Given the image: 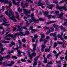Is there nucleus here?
Segmentation results:
<instances>
[{"mask_svg":"<svg viewBox=\"0 0 67 67\" xmlns=\"http://www.w3.org/2000/svg\"><path fill=\"white\" fill-rule=\"evenodd\" d=\"M11 51L10 50L8 51V55H11Z\"/></svg>","mask_w":67,"mask_h":67,"instance_id":"0e129e2a","label":"nucleus"},{"mask_svg":"<svg viewBox=\"0 0 67 67\" xmlns=\"http://www.w3.org/2000/svg\"><path fill=\"white\" fill-rule=\"evenodd\" d=\"M14 63H15V62L12 61L11 62V63L7 64L6 65H5V66L11 67V66H12V65H14Z\"/></svg>","mask_w":67,"mask_h":67,"instance_id":"0eeeda50","label":"nucleus"},{"mask_svg":"<svg viewBox=\"0 0 67 67\" xmlns=\"http://www.w3.org/2000/svg\"><path fill=\"white\" fill-rule=\"evenodd\" d=\"M20 27H21L22 28H21V29H25L26 30H27V29L26 27H22L20 26Z\"/></svg>","mask_w":67,"mask_h":67,"instance_id":"603ef678","label":"nucleus"},{"mask_svg":"<svg viewBox=\"0 0 67 67\" xmlns=\"http://www.w3.org/2000/svg\"><path fill=\"white\" fill-rule=\"evenodd\" d=\"M2 21H3V22L4 23L5 21H6V18H4L3 19L2 18Z\"/></svg>","mask_w":67,"mask_h":67,"instance_id":"de8ad7c7","label":"nucleus"},{"mask_svg":"<svg viewBox=\"0 0 67 67\" xmlns=\"http://www.w3.org/2000/svg\"><path fill=\"white\" fill-rule=\"evenodd\" d=\"M39 21H44V19L43 18H39Z\"/></svg>","mask_w":67,"mask_h":67,"instance_id":"338daca9","label":"nucleus"},{"mask_svg":"<svg viewBox=\"0 0 67 67\" xmlns=\"http://www.w3.org/2000/svg\"><path fill=\"white\" fill-rule=\"evenodd\" d=\"M37 63L36 61H35L34 62V64H33V65L35 66L37 65Z\"/></svg>","mask_w":67,"mask_h":67,"instance_id":"c03bdc74","label":"nucleus"},{"mask_svg":"<svg viewBox=\"0 0 67 67\" xmlns=\"http://www.w3.org/2000/svg\"><path fill=\"white\" fill-rule=\"evenodd\" d=\"M2 43H4V44H6V43H9V41H5V40H3L2 41Z\"/></svg>","mask_w":67,"mask_h":67,"instance_id":"aec40b11","label":"nucleus"},{"mask_svg":"<svg viewBox=\"0 0 67 67\" xmlns=\"http://www.w3.org/2000/svg\"><path fill=\"white\" fill-rule=\"evenodd\" d=\"M20 2H17L16 3L15 2L14 3V5H18V4H20Z\"/></svg>","mask_w":67,"mask_h":67,"instance_id":"a19ab883","label":"nucleus"},{"mask_svg":"<svg viewBox=\"0 0 67 67\" xmlns=\"http://www.w3.org/2000/svg\"><path fill=\"white\" fill-rule=\"evenodd\" d=\"M53 26L54 27V28L55 29V31H57V30L58 29L57 27L59 26H58V25H56L54 24L53 25Z\"/></svg>","mask_w":67,"mask_h":67,"instance_id":"a211bd4d","label":"nucleus"},{"mask_svg":"<svg viewBox=\"0 0 67 67\" xmlns=\"http://www.w3.org/2000/svg\"><path fill=\"white\" fill-rule=\"evenodd\" d=\"M21 61L22 62H26V60L25 59H21Z\"/></svg>","mask_w":67,"mask_h":67,"instance_id":"a18cd8bd","label":"nucleus"},{"mask_svg":"<svg viewBox=\"0 0 67 67\" xmlns=\"http://www.w3.org/2000/svg\"><path fill=\"white\" fill-rule=\"evenodd\" d=\"M16 29H17L16 27H14L13 29V31H16Z\"/></svg>","mask_w":67,"mask_h":67,"instance_id":"e2e57ef3","label":"nucleus"},{"mask_svg":"<svg viewBox=\"0 0 67 67\" xmlns=\"http://www.w3.org/2000/svg\"><path fill=\"white\" fill-rule=\"evenodd\" d=\"M36 53L33 52L31 55H29L30 59L32 60L33 59V56L35 57L36 56Z\"/></svg>","mask_w":67,"mask_h":67,"instance_id":"423d86ee","label":"nucleus"},{"mask_svg":"<svg viewBox=\"0 0 67 67\" xmlns=\"http://www.w3.org/2000/svg\"><path fill=\"white\" fill-rule=\"evenodd\" d=\"M57 0L58 1V0H53V3H54L57 4H58V2L57 1Z\"/></svg>","mask_w":67,"mask_h":67,"instance_id":"393cba45","label":"nucleus"},{"mask_svg":"<svg viewBox=\"0 0 67 67\" xmlns=\"http://www.w3.org/2000/svg\"><path fill=\"white\" fill-rule=\"evenodd\" d=\"M5 10V8H4V6H3L2 7V9H0V10L2 11V10H3V11H4Z\"/></svg>","mask_w":67,"mask_h":67,"instance_id":"09e8293b","label":"nucleus"},{"mask_svg":"<svg viewBox=\"0 0 67 67\" xmlns=\"http://www.w3.org/2000/svg\"><path fill=\"white\" fill-rule=\"evenodd\" d=\"M8 19H11L12 20H13L14 22H17V20H16V19L14 18V17L13 16H12L11 17H10V18H9Z\"/></svg>","mask_w":67,"mask_h":67,"instance_id":"f8f14e48","label":"nucleus"},{"mask_svg":"<svg viewBox=\"0 0 67 67\" xmlns=\"http://www.w3.org/2000/svg\"><path fill=\"white\" fill-rule=\"evenodd\" d=\"M43 44H44L41 46V47H42L41 48L42 52H44V49L45 48L46 46L45 45L46 43L44 42Z\"/></svg>","mask_w":67,"mask_h":67,"instance_id":"6e6552de","label":"nucleus"},{"mask_svg":"<svg viewBox=\"0 0 67 67\" xmlns=\"http://www.w3.org/2000/svg\"><path fill=\"white\" fill-rule=\"evenodd\" d=\"M56 32H55L53 34L51 33L50 35V36H52V35H53V36H54L56 34Z\"/></svg>","mask_w":67,"mask_h":67,"instance_id":"4c0bfd02","label":"nucleus"},{"mask_svg":"<svg viewBox=\"0 0 67 67\" xmlns=\"http://www.w3.org/2000/svg\"><path fill=\"white\" fill-rule=\"evenodd\" d=\"M4 3H8L9 4L11 3V1H4Z\"/></svg>","mask_w":67,"mask_h":67,"instance_id":"4be33fe9","label":"nucleus"},{"mask_svg":"<svg viewBox=\"0 0 67 67\" xmlns=\"http://www.w3.org/2000/svg\"><path fill=\"white\" fill-rule=\"evenodd\" d=\"M49 13V12H47V11H45V12H43V13L44 15L45 16H47L48 15V13Z\"/></svg>","mask_w":67,"mask_h":67,"instance_id":"6ab92c4d","label":"nucleus"},{"mask_svg":"<svg viewBox=\"0 0 67 67\" xmlns=\"http://www.w3.org/2000/svg\"><path fill=\"white\" fill-rule=\"evenodd\" d=\"M63 9L64 10H65V11H66L67 8L64 6L59 7V8L58 9H59L60 11H61V13H63Z\"/></svg>","mask_w":67,"mask_h":67,"instance_id":"7ed1b4c3","label":"nucleus"},{"mask_svg":"<svg viewBox=\"0 0 67 67\" xmlns=\"http://www.w3.org/2000/svg\"><path fill=\"white\" fill-rule=\"evenodd\" d=\"M7 23H8V22H6L5 21L4 23V22H3L2 24H1V25H4L5 26H9V25H10V24H6Z\"/></svg>","mask_w":67,"mask_h":67,"instance_id":"dca6fc26","label":"nucleus"},{"mask_svg":"<svg viewBox=\"0 0 67 67\" xmlns=\"http://www.w3.org/2000/svg\"><path fill=\"white\" fill-rule=\"evenodd\" d=\"M44 63H47V58L44 57Z\"/></svg>","mask_w":67,"mask_h":67,"instance_id":"c756f323","label":"nucleus"},{"mask_svg":"<svg viewBox=\"0 0 67 67\" xmlns=\"http://www.w3.org/2000/svg\"><path fill=\"white\" fill-rule=\"evenodd\" d=\"M43 28L45 29H47V30H48L49 29V27H47L46 26H44L43 27Z\"/></svg>","mask_w":67,"mask_h":67,"instance_id":"8fccbe9b","label":"nucleus"},{"mask_svg":"<svg viewBox=\"0 0 67 67\" xmlns=\"http://www.w3.org/2000/svg\"><path fill=\"white\" fill-rule=\"evenodd\" d=\"M64 28L63 27V26H61L60 27V29L61 30H63V29Z\"/></svg>","mask_w":67,"mask_h":67,"instance_id":"69168bd1","label":"nucleus"},{"mask_svg":"<svg viewBox=\"0 0 67 67\" xmlns=\"http://www.w3.org/2000/svg\"><path fill=\"white\" fill-rule=\"evenodd\" d=\"M33 27L32 26H31L29 29V31H31V30H33Z\"/></svg>","mask_w":67,"mask_h":67,"instance_id":"473e14b6","label":"nucleus"},{"mask_svg":"<svg viewBox=\"0 0 67 67\" xmlns=\"http://www.w3.org/2000/svg\"><path fill=\"white\" fill-rule=\"evenodd\" d=\"M17 52L18 53V54H17V56L18 57H20L21 55L22 52L20 51V50H18L17 51Z\"/></svg>","mask_w":67,"mask_h":67,"instance_id":"2eb2a0df","label":"nucleus"},{"mask_svg":"<svg viewBox=\"0 0 67 67\" xmlns=\"http://www.w3.org/2000/svg\"><path fill=\"white\" fill-rule=\"evenodd\" d=\"M4 58V57H0V62H2Z\"/></svg>","mask_w":67,"mask_h":67,"instance_id":"bb28decb","label":"nucleus"},{"mask_svg":"<svg viewBox=\"0 0 67 67\" xmlns=\"http://www.w3.org/2000/svg\"><path fill=\"white\" fill-rule=\"evenodd\" d=\"M38 37V36H37V35L36 34L34 36V38L35 39H36V38H37V37Z\"/></svg>","mask_w":67,"mask_h":67,"instance_id":"5fc2aeb1","label":"nucleus"},{"mask_svg":"<svg viewBox=\"0 0 67 67\" xmlns=\"http://www.w3.org/2000/svg\"><path fill=\"white\" fill-rule=\"evenodd\" d=\"M64 2H67V0H62L60 1L59 3L60 4H62V3H64Z\"/></svg>","mask_w":67,"mask_h":67,"instance_id":"cd10ccee","label":"nucleus"},{"mask_svg":"<svg viewBox=\"0 0 67 67\" xmlns=\"http://www.w3.org/2000/svg\"><path fill=\"white\" fill-rule=\"evenodd\" d=\"M35 18L34 17H32L31 18V19H30L29 20V23L31 24L32 22H34L35 21Z\"/></svg>","mask_w":67,"mask_h":67,"instance_id":"1a4fd4ad","label":"nucleus"},{"mask_svg":"<svg viewBox=\"0 0 67 67\" xmlns=\"http://www.w3.org/2000/svg\"><path fill=\"white\" fill-rule=\"evenodd\" d=\"M34 22L35 23H37L39 22V21L37 19H35V20L34 21Z\"/></svg>","mask_w":67,"mask_h":67,"instance_id":"79ce46f5","label":"nucleus"},{"mask_svg":"<svg viewBox=\"0 0 67 67\" xmlns=\"http://www.w3.org/2000/svg\"><path fill=\"white\" fill-rule=\"evenodd\" d=\"M52 55H51V54H50L49 55H48L47 56V57L48 58H49V57H51V56Z\"/></svg>","mask_w":67,"mask_h":67,"instance_id":"4d7b16f0","label":"nucleus"},{"mask_svg":"<svg viewBox=\"0 0 67 67\" xmlns=\"http://www.w3.org/2000/svg\"><path fill=\"white\" fill-rule=\"evenodd\" d=\"M51 46H49V48H48V52H50V50H51Z\"/></svg>","mask_w":67,"mask_h":67,"instance_id":"13d9d810","label":"nucleus"},{"mask_svg":"<svg viewBox=\"0 0 67 67\" xmlns=\"http://www.w3.org/2000/svg\"><path fill=\"white\" fill-rule=\"evenodd\" d=\"M60 54V53H58L57 54L55 55V58L56 59H57V58L58 57V56Z\"/></svg>","mask_w":67,"mask_h":67,"instance_id":"58836bf2","label":"nucleus"},{"mask_svg":"<svg viewBox=\"0 0 67 67\" xmlns=\"http://www.w3.org/2000/svg\"><path fill=\"white\" fill-rule=\"evenodd\" d=\"M57 37L58 38H60L61 37H62V36H61V35H60L59 34H58Z\"/></svg>","mask_w":67,"mask_h":67,"instance_id":"6e6d98bb","label":"nucleus"},{"mask_svg":"<svg viewBox=\"0 0 67 67\" xmlns=\"http://www.w3.org/2000/svg\"><path fill=\"white\" fill-rule=\"evenodd\" d=\"M8 45L9 46L12 47L13 46V45H14V46H15V43L14 42H12L11 43V44H9Z\"/></svg>","mask_w":67,"mask_h":67,"instance_id":"4468645a","label":"nucleus"},{"mask_svg":"<svg viewBox=\"0 0 67 67\" xmlns=\"http://www.w3.org/2000/svg\"><path fill=\"white\" fill-rule=\"evenodd\" d=\"M64 15V13H61L58 15V17L59 19H63L64 21H66L67 22V19L65 18L64 19L63 18V15Z\"/></svg>","mask_w":67,"mask_h":67,"instance_id":"f03ea898","label":"nucleus"},{"mask_svg":"<svg viewBox=\"0 0 67 67\" xmlns=\"http://www.w3.org/2000/svg\"><path fill=\"white\" fill-rule=\"evenodd\" d=\"M64 25L66 26L67 25V21H66L64 23Z\"/></svg>","mask_w":67,"mask_h":67,"instance_id":"052dcab7","label":"nucleus"},{"mask_svg":"<svg viewBox=\"0 0 67 67\" xmlns=\"http://www.w3.org/2000/svg\"><path fill=\"white\" fill-rule=\"evenodd\" d=\"M9 4V8H11V6H12V3H10Z\"/></svg>","mask_w":67,"mask_h":67,"instance_id":"774afa93","label":"nucleus"},{"mask_svg":"<svg viewBox=\"0 0 67 67\" xmlns=\"http://www.w3.org/2000/svg\"><path fill=\"white\" fill-rule=\"evenodd\" d=\"M30 16H31V18H33L34 17V13H32L30 15Z\"/></svg>","mask_w":67,"mask_h":67,"instance_id":"bf43d9fd","label":"nucleus"},{"mask_svg":"<svg viewBox=\"0 0 67 67\" xmlns=\"http://www.w3.org/2000/svg\"><path fill=\"white\" fill-rule=\"evenodd\" d=\"M41 1H39L38 3H37V4H38V5H37V7H40V6H41V7L42 6V5L41 4Z\"/></svg>","mask_w":67,"mask_h":67,"instance_id":"b1692460","label":"nucleus"},{"mask_svg":"<svg viewBox=\"0 0 67 67\" xmlns=\"http://www.w3.org/2000/svg\"><path fill=\"white\" fill-rule=\"evenodd\" d=\"M23 10H24V13L25 14V15H26V16L28 15V13L29 14H30V13H31V10H29V11H27L26 9H23Z\"/></svg>","mask_w":67,"mask_h":67,"instance_id":"39448f33","label":"nucleus"},{"mask_svg":"<svg viewBox=\"0 0 67 67\" xmlns=\"http://www.w3.org/2000/svg\"><path fill=\"white\" fill-rule=\"evenodd\" d=\"M5 58H7V59H10V55H7L6 56L4 57Z\"/></svg>","mask_w":67,"mask_h":67,"instance_id":"7c9ffc66","label":"nucleus"},{"mask_svg":"<svg viewBox=\"0 0 67 67\" xmlns=\"http://www.w3.org/2000/svg\"><path fill=\"white\" fill-rule=\"evenodd\" d=\"M18 42H19V46H22V42H20V40H18Z\"/></svg>","mask_w":67,"mask_h":67,"instance_id":"c9c22d12","label":"nucleus"},{"mask_svg":"<svg viewBox=\"0 0 67 67\" xmlns=\"http://www.w3.org/2000/svg\"><path fill=\"white\" fill-rule=\"evenodd\" d=\"M54 40L55 41H56L57 40V35L56 34L54 36Z\"/></svg>","mask_w":67,"mask_h":67,"instance_id":"e433bc0d","label":"nucleus"},{"mask_svg":"<svg viewBox=\"0 0 67 67\" xmlns=\"http://www.w3.org/2000/svg\"><path fill=\"white\" fill-rule=\"evenodd\" d=\"M50 29L51 31L52 32H54V27H51L50 28Z\"/></svg>","mask_w":67,"mask_h":67,"instance_id":"49530a36","label":"nucleus"},{"mask_svg":"<svg viewBox=\"0 0 67 67\" xmlns=\"http://www.w3.org/2000/svg\"><path fill=\"white\" fill-rule=\"evenodd\" d=\"M1 51L2 52H4V51L5 50V48H3V47H2V48H1Z\"/></svg>","mask_w":67,"mask_h":67,"instance_id":"3c124183","label":"nucleus"},{"mask_svg":"<svg viewBox=\"0 0 67 67\" xmlns=\"http://www.w3.org/2000/svg\"><path fill=\"white\" fill-rule=\"evenodd\" d=\"M51 33V30H50V29H49L48 31L46 33V35H48V34H49V33Z\"/></svg>","mask_w":67,"mask_h":67,"instance_id":"72a5a7b5","label":"nucleus"},{"mask_svg":"<svg viewBox=\"0 0 67 67\" xmlns=\"http://www.w3.org/2000/svg\"><path fill=\"white\" fill-rule=\"evenodd\" d=\"M18 11L19 12H22V9H21V8H20V7H19L18 8Z\"/></svg>","mask_w":67,"mask_h":67,"instance_id":"f704fd0d","label":"nucleus"},{"mask_svg":"<svg viewBox=\"0 0 67 67\" xmlns=\"http://www.w3.org/2000/svg\"><path fill=\"white\" fill-rule=\"evenodd\" d=\"M9 11L10 13V14H11L12 16H13L14 15L13 14V12L12 10H9Z\"/></svg>","mask_w":67,"mask_h":67,"instance_id":"37998d69","label":"nucleus"},{"mask_svg":"<svg viewBox=\"0 0 67 67\" xmlns=\"http://www.w3.org/2000/svg\"><path fill=\"white\" fill-rule=\"evenodd\" d=\"M55 6V5L51 4L49 5V7L47 6V7L48 8V9H49L52 10V9H53V8Z\"/></svg>","mask_w":67,"mask_h":67,"instance_id":"ddd939ff","label":"nucleus"},{"mask_svg":"<svg viewBox=\"0 0 67 67\" xmlns=\"http://www.w3.org/2000/svg\"><path fill=\"white\" fill-rule=\"evenodd\" d=\"M12 58L13 59H18V57H16L15 56H13L12 57Z\"/></svg>","mask_w":67,"mask_h":67,"instance_id":"2f4dec72","label":"nucleus"},{"mask_svg":"<svg viewBox=\"0 0 67 67\" xmlns=\"http://www.w3.org/2000/svg\"><path fill=\"white\" fill-rule=\"evenodd\" d=\"M26 2H30L31 3H33V1H32L31 0H26Z\"/></svg>","mask_w":67,"mask_h":67,"instance_id":"5701e85b","label":"nucleus"},{"mask_svg":"<svg viewBox=\"0 0 67 67\" xmlns=\"http://www.w3.org/2000/svg\"><path fill=\"white\" fill-rule=\"evenodd\" d=\"M30 7L31 8L30 9L32 11H33L34 10V9L32 8V5H31L30 6Z\"/></svg>","mask_w":67,"mask_h":67,"instance_id":"ea45409f","label":"nucleus"},{"mask_svg":"<svg viewBox=\"0 0 67 67\" xmlns=\"http://www.w3.org/2000/svg\"><path fill=\"white\" fill-rule=\"evenodd\" d=\"M63 43L62 42H59V41H57V43L56 42H55L54 43V48H56V46H57V45H58V44H60V45H62L63 44Z\"/></svg>","mask_w":67,"mask_h":67,"instance_id":"20e7f679","label":"nucleus"},{"mask_svg":"<svg viewBox=\"0 0 67 67\" xmlns=\"http://www.w3.org/2000/svg\"><path fill=\"white\" fill-rule=\"evenodd\" d=\"M31 31V32L32 33H34L35 32H38V30L37 29H32Z\"/></svg>","mask_w":67,"mask_h":67,"instance_id":"f3484780","label":"nucleus"},{"mask_svg":"<svg viewBox=\"0 0 67 67\" xmlns=\"http://www.w3.org/2000/svg\"><path fill=\"white\" fill-rule=\"evenodd\" d=\"M47 17L48 18V19H51V17H52V15H48L47 16Z\"/></svg>","mask_w":67,"mask_h":67,"instance_id":"c85d7f7f","label":"nucleus"},{"mask_svg":"<svg viewBox=\"0 0 67 67\" xmlns=\"http://www.w3.org/2000/svg\"><path fill=\"white\" fill-rule=\"evenodd\" d=\"M25 34H24V36H25V35H29L30 34V32H29V31H26L25 32Z\"/></svg>","mask_w":67,"mask_h":67,"instance_id":"412c9836","label":"nucleus"},{"mask_svg":"<svg viewBox=\"0 0 67 67\" xmlns=\"http://www.w3.org/2000/svg\"><path fill=\"white\" fill-rule=\"evenodd\" d=\"M17 27L18 29H17L18 31H19L20 32L18 33L19 35H20L21 36H24V34H23V32H22V30H21V29H22V27H21L20 26H17Z\"/></svg>","mask_w":67,"mask_h":67,"instance_id":"f257e3e1","label":"nucleus"},{"mask_svg":"<svg viewBox=\"0 0 67 67\" xmlns=\"http://www.w3.org/2000/svg\"><path fill=\"white\" fill-rule=\"evenodd\" d=\"M45 36V35H44V34H42L41 35V40H42V39H43V38H44Z\"/></svg>","mask_w":67,"mask_h":67,"instance_id":"a878e982","label":"nucleus"},{"mask_svg":"<svg viewBox=\"0 0 67 67\" xmlns=\"http://www.w3.org/2000/svg\"><path fill=\"white\" fill-rule=\"evenodd\" d=\"M12 37V38H15V37L14 36V35H13L10 34H9L8 35H7L5 36V37Z\"/></svg>","mask_w":67,"mask_h":67,"instance_id":"9d476101","label":"nucleus"},{"mask_svg":"<svg viewBox=\"0 0 67 67\" xmlns=\"http://www.w3.org/2000/svg\"><path fill=\"white\" fill-rule=\"evenodd\" d=\"M6 28L7 29V31H9L10 29V27L9 26L7 27Z\"/></svg>","mask_w":67,"mask_h":67,"instance_id":"680f3d73","label":"nucleus"},{"mask_svg":"<svg viewBox=\"0 0 67 67\" xmlns=\"http://www.w3.org/2000/svg\"><path fill=\"white\" fill-rule=\"evenodd\" d=\"M56 21H49L48 22H47L46 23V25H49V24H51L52 23H55L56 22Z\"/></svg>","mask_w":67,"mask_h":67,"instance_id":"9b49d317","label":"nucleus"},{"mask_svg":"<svg viewBox=\"0 0 67 67\" xmlns=\"http://www.w3.org/2000/svg\"><path fill=\"white\" fill-rule=\"evenodd\" d=\"M22 42H24V43H25L26 42V40L25 38H23L22 39Z\"/></svg>","mask_w":67,"mask_h":67,"instance_id":"864d4df0","label":"nucleus"}]
</instances>
